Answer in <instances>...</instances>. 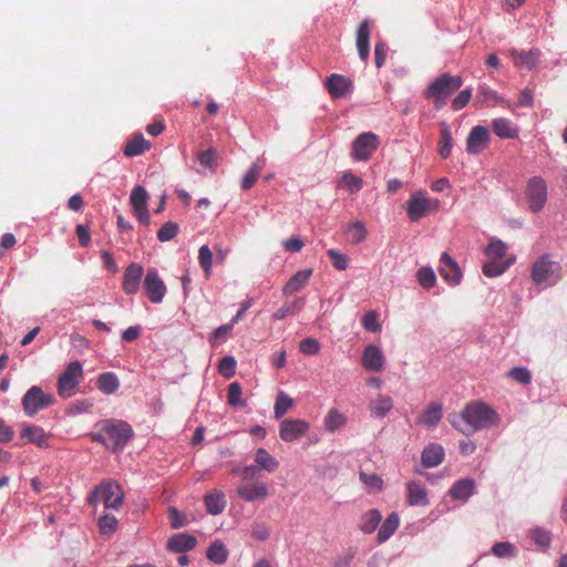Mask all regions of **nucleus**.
Listing matches in <instances>:
<instances>
[{
	"label": "nucleus",
	"instance_id": "a18cd8bd",
	"mask_svg": "<svg viewBox=\"0 0 567 567\" xmlns=\"http://www.w3.org/2000/svg\"><path fill=\"white\" fill-rule=\"evenodd\" d=\"M243 390L238 382H233L228 385L227 403L234 408H243L246 402L241 399Z\"/></svg>",
	"mask_w": 567,
	"mask_h": 567
},
{
	"label": "nucleus",
	"instance_id": "5fc2aeb1",
	"mask_svg": "<svg viewBox=\"0 0 567 567\" xmlns=\"http://www.w3.org/2000/svg\"><path fill=\"white\" fill-rule=\"evenodd\" d=\"M507 375L520 384H529L532 382V373L524 367H515L511 369Z\"/></svg>",
	"mask_w": 567,
	"mask_h": 567
},
{
	"label": "nucleus",
	"instance_id": "dca6fc26",
	"mask_svg": "<svg viewBox=\"0 0 567 567\" xmlns=\"http://www.w3.org/2000/svg\"><path fill=\"white\" fill-rule=\"evenodd\" d=\"M362 367L369 372H381L385 365V357L375 344H368L361 358Z\"/></svg>",
	"mask_w": 567,
	"mask_h": 567
},
{
	"label": "nucleus",
	"instance_id": "e433bc0d",
	"mask_svg": "<svg viewBox=\"0 0 567 567\" xmlns=\"http://www.w3.org/2000/svg\"><path fill=\"white\" fill-rule=\"evenodd\" d=\"M255 463L259 468L269 473L275 472L279 467V462L262 447L257 450Z\"/></svg>",
	"mask_w": 567,
	"mask_h": 567
},
{
	"label": "nucleus",
	"instance_id": "de8ad7c7",
	"mask_svg": "<svg viewBox=\"0 0 567 567\" xmlns=\"http://www.w3.org/2000/svg\"><path fill=\"white\" fill-rule=\"evenodd\" d=\"M439 144H440L439 153H440L441 157L447 158L452 151L453 138H452V133L446 125H443V127L441 128V136H440Z\"/></svg>",
	"mask_w": 567,
	"mask_h": 567
},
{
	"label": "nucleus",
	"instance_id": "052dcab7",
	"mask_svg": "<svg viewBox=\"0 0 567 567\" xmlns=\"http://www.w3.org/2000/svg\"><path fill=\"white\" fill-rule=\"evenodd\" d=\"M258 471H259V467L256 464V465H247L244 467L233 468L231 473L234 475L240 476L243 482H248V481L254 480V477L256 476Z\"/></svg>",
	"mask_w": 567,
	"mask_h": 567
},
{
	"label": "nucleus",
	"instance_id": "79ce46f5",
	"mask_svg": "<svg viewBox=\"0 0 567 567\" xmlns=\"http://www.w3.org/2000/svg\"><path fill=\"white\" fill-rule=\"evenodd\" d=\"M346 422L347 417L334 409L330 410L324 417V426L329 432H334L336 430L342 427Z\"/></svg>",
	"mask_w": 567,
	"mask_h": 567
},
{
	"label": "nucleus",
	"instance_id": "2eb2a0df",
	"mask_svg": "<svg viewBox=\"0 0 567 567\" xmlns=\"http://www.w3.org/2000/svg\"><path fill=\"white\" fill-rule=\"evenodd\" d=\"M148 194L142 186H135L131 193L130 202L135 217L144 225L150 224V214L147 209Z\"/></svg>",
	"mask_w": 567,
	"mask_h": 567
},
{
	"label": "nucleus",
	"instance_id": "a878e982",
	"mask_svg": "<svg viewBox=\"0 0 567 567\" xmlns=\"http://www.w3.org/2000/svg\"><path fill=\"white\" fill-rule=\"evenodd\" d=\"M204 503L206 506V511L210 515H219L225 511L227 499L226 495L221 491L214 489L205 495Z\"/></svg>",
	"mask_w": 567,
	"mask_h": 567
},
{
	"label": "nucleus",
	"instance_id": "bf43d9fd",
	"mask_svg": "<svg viewBox=\"0 0 567 567\" xmlns=\"http://www.w3.org/2000/svg\"><path fill=\"white\" fill-rule=\"evenodd\" d=\"M492 553L497 557H514L516 554L515 547L507 542L496 543L492 547Z\"/></svg>",
	"mask_w": 567,
	"mask_h": 567
},
{
	"label": "nucleus",
	"instance_id": "c9c22d12",
	"mask_svg": "<svg viewBox=\"0 0 567 567\" xmlns=\"http://www.w3.org/2000/svg\"><path fill=\"white\" fill-rule=\"evenodd\" d=\"M400 524V518L396 513H391L384 523L381 525L379 533H378V540L379 543H384L388 540L394 532L398 529Z\"/></svg>",
	"mask_w": 567,
	"mask_h": 567
},
{
	"label": "nucleus",
	"instance_id": "4468645a",
	"mask_svg": "<svg viewBox=\"0 0 567 567\" xmlns=\"http://www.w3.org/2000/svg\"><path fill=\"white\" fill-rule=\"evenodd\" d=\"M439 274L450 286H457L463 278L458 264L446 251L441 255Z\"/></svg>",
	"mask_w": 567,
	"mask_h": 567
},
{
	"label": "nucleus",
	"instance_id": "6e6d98bb",
	"mask_svg": "<svg viewBox=\"0 0 567 567\" xmlns=\"http://www.w3.org/2000/svg\"><path fill=\"white\" fill-rule=\"evenodd\" d=\"M198 260L206 275H209L213 266V252L208 246L204 245L199 248Z\"/></svg>",
	"mask_w": 567,
	"mask_h": 567
},
{
	"label": "nucleus",
	"instance_id": "3c124183",
	"mask_svg": "<svg viewBox=\"0 0 567 567\" xmlns=\"http://www.w3.org/2000/svg\"><path fill=\"white\" fill-rule=\"evenodd\" d=\"M219 373L226 378L230 379L236 373V360L231 355L224 357L218 363Z\"/></svg>",
	"mask_w": 567,
	"mask_h": 567
},
{
	"label": "nucleus",
	"instance_id": "69168bd1",
	"mask_svg": "<svg viewBox=\"0 0 567 567\" xmlns=\"http://www.w3.org/2000/svg\"><path fill=\"white\" fill-rule=\"evenodd\" d=\"M168 518L171 522V526L174 529H178L186 525V517L185 515L176 509L175 507L168 508Z\"/></svg>",
	"mask_w": 567,
	"mask_h": 567
},
{
	"label": "nucleus",
	"instance_id": "a211bd4d",
	"mask_svg": "<svg viewBox=\"0 0 567 567\" xmlns=\"http://www.w3.org/2000/svg\"><path fill=\"white\" fill-rule=\"evenodd\" d=\"M324 87L333 99H341L348 95L352 90L351 80L341 74L333 73L327 78Z\"/></svg>",
	"mask_w": 567,
	"mask_h": 567
},
{
	"label": "nucleus",
	"instance_id": "ddd939ff",
	"mask_svg": "<svg viewBox=\"0 0 567 567\" xmlns=\"http://www.w3.org/2000/svg\"><path fill=\"white\" fill-rule=\"evenodd\" d=\"M310 425L301 419H286L280 423L279 437L284 442H293L301 439L309 430Z\"/></svg>",
	"mask_w": 567,
	"mask_h": 567
},
{
	"label": "nucleus",
	"instance_id": "4c0bfd02",
	"mask_svg": "<svg viewBox=\"0 0 567 567\" xmlns=\"http://www.w3.org/2000/svg\"><path fill=\"white\" fill-rule=\"evenodd\" d=\"M206 557L215 564H224L228 558V550L223 542L215 540L208 547Z\"/></svg>",
	"mask_w": 567,
	"mask_h": 567
},
{
	"label": "nucleus",
	"instance_id": "20e7f679",
	"mask_svg": "<svg viewBox=\"0 0 567 567\" xmlns=\"http://www.w3.org/2000/svg\"><path fill=\"white\" fill-rule=\"evenodd\" d=\"M561 278V265L548 254L537 258L530 268V279L537 286L550 287Z\"/></svg>",
	"mask_w": 567,
	"mask_h": 567
},
{
	"label": "nucleus",
	"instance_id": "49530a36",
	"mask_svg": "<svg viewBox=\"0 0 567 567\" xmlns=\"http://www.w3.org/2000/svg\"><path fill=\"white\" fill-rule=\"evenodd\" d=\"M293 405V400L284 392L277 395L274 413L276 419H281L290 408Z\"/></svg>",
	"mask_w": 567,
	"mask_h": 567
},
{
	"label": "nucleus",
	"instance_id": "774afa93",
	"mask_svg": "<svg viewBox=\"0 0 567 567\" xmlns=\"http://www.w3.org/2000/svg\"><path fill=\"white\" fill-rule=\"evenodd\" d=\"M386 58V44L382 41L374 47V61L378 69L382 68Z\"/></svg>",
	"mask_w": 567,
	"mask_h": 567
},
{
	"label": "nucleus",
	"instance_id": "864d4df0",
	"mask_svg": "<svg viewBox=\"0 0 567 567\" xmlns=\"http://www.w3.org/2000/svg\"><path fill=\"white\" fill-rule=\"evenodd\" d=\"M179 227L174 221L165 223L157 231V238L159 241L172 240L178 234Z\"/></svg>",
	"mask_w": 567,
	"mask_h": 567
},
{
	"label": "nucleus",
	"instance_id": "7c9ffc66",
	"mask_svg": "<svg viewBox=\"0 0 567 567\" xmlns=\"http://www.w3.org/2000/svg\"><path fill=\"white\" fill-rule=\"evenodd\" d=\"M393 401L388 395H378L370 403L371 415L375 419H383L392 410Z\"/></svg>",
	"mask_w": 567,
	"mask_h": 567
},
{
	"label": "nucleus",
	"instance_id": "72a5a7b5",
	"mask_svg": "<svg viewBox=\"0 0 567 567\" xmlns=\"http://www.w3.org/2000/svg\"><path fill=\"white\" fill-rule=\"evenodd\" d=\"M442 419V404L432 402L420 417V423L427 427H434Z\"/></svg>",
	"mask_w": 567,
	"mask_h": 567
},
{
	"label": "nucleus",
	"instance_id": "8fccbe9b",
	"mask_svg": "<svg viewBox=\"0 0 567 567\" xmlns=\"http://www.w3.org/2000/svg\"><path fill=\"white\" fill-rule=\"evenodd\" d=\"M118 522L113 515H103L99 519V528L102 535H112L117 528Z\"/></svg>",
	"mask_w": 567,
	"mask_h": 567
},
{
	"label": "nucleus",
	"instance_id": "f03ea898",
	"mask_svg": "<svg viewBox=\"0 0 567 567\" xmlns=\"http://www.w3.org/2000/svg\"><path fill=\"white\" fill-rule=\"evenodd\" d=\"M462 84L463 81L460 75L443 73L427 86L424 97L433 101L435 109L440 110Z\"/></svg>",
	"mask_w": 567,
	"mask_h": 567
},
{
	"label": "nucleus",
	"instance_id": "603ef678",
	"mask_svg": "<svg viewBox=\"0 0 567 567\" xmlns=\"http://www.w3.org/2000/svg\"><path fill=\"white\" fill-rule=\"evenodd\" d=\"M261 169L262 167L259 164L252 163L251 166L249 167V171L245 174L241 181V188L250 189L258 179Z\"/></svg>",
	"mask_w": 567,
	"mask_h": 567
},
{
	"label": "nucleus",
	"instance_id": "f704fd0d",
	"mask_svg": "<svg viewBox=\"0 0 567 567\" xmlns=\"http://www.w3.org/2000/svg\"><path fill=\"white\" fill-rule=\"evenodd\" d=\"M97 389L103 392L104 394H113L115 393L120 388V381L115 373L113 372H105L99 375L96 380Z\"/></svg>",
	"mask_w": 567,
	"mask_h": 567
},
{
	"label": "nucleus",
	"instance_id": "1a4fd4ad",
	"mask_svg": "<svg viewBox=\"0 0 567 567\" xmlns=\"http://www.w3.org/2000/svg\"><path fill=\"white\" fill-rule=\"evenodd\" d=\"M526 196L532 212L542 210L547 202L546 182L539 176L529 178L526 186Z\"/></svg>",
	"mask_w": 567,
	"mask_h": 567
},
{
	"label": "nucleus",
	"instance_id": "a19ab883",
	"mask_svg": "<svg viewBox=\"0 0 567 567\" xmlns=\"http://www.w3.org/2000/svg\"><path fill=\"white\" fill-rule=\"evenodd\" d=\"M347 237L348 240L353 244L358 245L365 240L367 238V228L361 221H354L350 224L347 228Z\"/></svg>",
	"mask_w": 567,
	"mask_h": 567
},
{
	"label": "nucleus",
	"instance_id": "4be33fe9",
	"mask_svg": "<svg viewBox=\"0 0 567 567\" xmlns=\"http://www.w3.org/2000/svg\"><path fill=\"white\" fill-rule=\"evenodd\" d=\"M50 436L42 427L35 425H25L21 431V439L41 449L49 447Z\"/></svg>",
	"mask_w": 567,
	"mask_h": 567
},
{
	"label": "nucleus",
	"instance_id": "473e14b6",
	"mask_svg": "<svg viewBox=\"0 0 567 567\" xmlns=\"http://www.w3.org/2000/svg\"><path fill=\"white\" fill-rule=\"evenodd\" d=\"M474 481L471 478H463L453 484L450 494L454 499L466 501L473 494Z\"/></svg>",
	"mask_w": 567,
	"mask_h": 567
},
{
	"label": "nucleus",
	"instance_id": "cd10ccee",
	"mask_svg": "<svg viewBox=\"0 0 567 567\" xmlns=\"http://www.w3.org/2000/svg\"><path fill=\"white\" fill-rule=\"evenodd\" d=\"M151 148V142L145 140L143 134L137 133L128 140L123 148V153L127 157H134L143 154Z\"/></svg>",
	"mask_w": 567,
	"mask_h": 567
},
{
	"label": "nucleus",
	"instance_id": "f3484780",
	"mask_svg": "<svg viewBox=\"0 0 567 567\" xmlns=\"http://www.w3.org/2000/svg\"><path fill=\"white\" fill-rule=\"evenodd\" d=\"M489 143V132L485 126H474L466 140V152L472 155L482 153Z\"/></svg>",
	"mask_w": 567,
	"mask_h": 567
},
{
	"label": "nucleus",
	"instance_id": "c756f323",
	"mask_svg": "<svg viewBox=\"0 0 567 567\" xmlns=\"http://www.w3.org/2000/svg\"><path fill=\"white\" fill-rule=\"evenodd\" d=\"M503 102V99L497 94L496 91L491 90L485 84L478 86V91L475 97L474 106H495L497 103Z\"/></svg>",
	"mask_w": 567,
	"mask_h": 567
},
{
	"label": "nucleus",
	"instance_id": "6e6552de",
	"mask_svg": "<svg viewBox=\"0 0 567 567\" xmlns=\"http://www.w3.org/2000/svg\"><path fill=\"white\" fill-rule=\"evenodd\" d=\"M53 403V396L45 394L40 386H31L22 398L23 410L27 415L33 416L40 410L50 406Z\"/></svg>",
	"mask_w": 567,
	"mask_h": 567
},
{
	"label": "nucleus",
	"instance_id": "bb28decb",
	"mask_svg": "<svg viewBox=\"0 0 567 567\" xmlns=\"http://www.w3.org/2000/svg\"><path fill=\"white\" fill-rule=\"evenodd\" d=\"M312 275V269H305L296 272L282 288L285 296H291L300 291L309 281Z\"/></svg>",
	"mask_w": 567,
	"mask_h": 567
},
{
	"label": "nucleus",
	"instance_id": "f8f14e48",
	"mask_svg": "<svg viewBox=\"0 0 567 567\" xmlns=\"http://www.w3.org/2000/svg\"><path fill=\"white\" fill-rule=\"evenodd\" d=\"M144 291L153 303H161L166 295V285L156 269H148L143 284Z\"/></svg>",
	"mask_w": 567,
	"mask_h": 567
},
{
	"label": "nucleus",
	"instance_id": "0e129e2a",
	"mask_svg": "<svg viewBox=\"0 0 567 567\" xmlns=\"http://www.w3.org/2000/svg\"><path fill=\"white\" fill-rule=\"evenodd\" d=\"M327 255L332 260L336 269L346 270L348 268V258L346 255L338 252L336 249H329Z\"/></svg>",
	"mask_w": 567,
	"mask_h": 567
},
{
	"label": "nucleus",
	"instance_id": "6ab92c4d",
	"mask_svg": "<svg viewBox=\"0 0 567 567\" xmlns=\"http://www.w3.org/2000/svg\"><path fill=\"white\" fill-rule=\"evenodd\" d=\"M143 272L144 269L140 264L132 262L126 267L122 284L126 295H134L138 291Z\"/></svg>",
	"mask_w": 567,
	"mask_h": 567
},
{
	"label": "nucleus",
	"instance_id": "58836bf2",
	"mask_svg": "<svg viewBox=\"0 0 567 567\" xmlns=\"http://www.w3.org/2000/svg\"><path fill=\"white\" fill-rule=\"evenodd\" d=\"M363 186V181L352 172H346L338 181V187L347 189L350 194H357Z\"/></svg>",
	"mask_w": 567,
	"mask_h": 567
},
{
	"label": "nucleus",
	"instance_id": "5701e85b",
	"mask_svg": "<svg viewBox=\"0 0 567 567\" xmlns=\"http://www.w3.org/2000/svg\"><path fill=\"white\" fill-rule=\"evenodd\" d=\"M370 22L368 20L362 21L357 30L355 39L358 53L362 61H367L370 54Z\"/></svg>",
	"mask_w": 567,
	"mask_h": 567
},
{
	"label": "nucleus",
	"instance_id": "39448f33",
	"mask_svg": "<svg viewBox=\"0 0 567 567\" xmlns=\"http://www.w3.org/2000/svg\"><path fill=\"white\" fill-rule=\"evenodd\" d=\"M99 426L106 434L107 449L113 452L123 450L134 435L132 426L122 420H103Z\"/></svg>",
	"mask_w": 567,
	"mask_h": 567
},
{
	"label": "nucleus",
	"instance_id": "393cba45",
	"mask_svg": "<svg viewBox=\"0 0 567 567\" xmlns=\"http://www.w3.org/2000/svg\"><path fill=\"white\" fill-rule=\"evenodd\" d=\"M444 455V449L440 444L431 443L422 452V465L427 468L439 466L443 462Z\"/></svg>",
	"mask_w": 567,
	"mask_h": 567
},
{
	"label": "nucleus",
	"instance_id": "ea45409f",
	"mask_svg": "<svg viewBox=\"0 0 567 567\" xmlns=\"http://www.w3.org/2000/svg\"><path fill=\"white\" fill-rule=\"evenodd\" d=\"M382 519L381 513L378 509H370L361 519L360 528L365 534L373 533Z\"/></svg>",
	"mask_w": 567,
	"mask_h": 567
},
{
	"label": "nucleus",
	"instance_id": "338daca9",
	"mask_svg": "<svg viewBox=\"0 0 567 567\" xmlns=\"http://www.w3.org/2000/svg\"><path fill=\"white\" fill-rule=\"evenodd\" d=\"M532 538L533 540L542 546L547 547L550 544L551 537L549 532L543 529V528H535L532 530Z\"/></svg>",
	"mask_w": 567,
	"mask_h": 567
},
{
	"label": "nucleus",
	"instance_id": "37998d69",
	"mask_svg": "<svg viewBox=\"0 0 567 567\" xmlns=\"http://www.w3.org/2000/svg\"><path fill=\"white\" fill-rule=\"evenodd\" d=\"M416 280L424 289H431L436 285V275L431 267H421L416 271Z\"/></svg>",
	"mask_w": 567,
	"mask_h": 567
},
{
	"label": "nucleus",
	"instance_id": "0eeeda50",
	"mask_svg": "<svg viewBox=\"0 0 567 567\" xmlns=\"http://www.w3.org/2000/svg\"><path fill=\"white\" fill-rule=\"evenodd\" d=\"M83 379L82 364L79 361L70 362L58 380V393L63 399H69L76 393V388Z\"/></svg>",
	"mask_w": 567,
	"mask_h": 567
},
{
	"label": "nucleus",
	"instance_id": "412c9836",
	"mask_svg": "<svg viewBox=\"0 0 567 567\" xmlns=\"http://www.w3.org/2000/svg\"><path fill=\"white\" fill-rule=\"evenodd\" d=\"M509 55L515 66L532 70L537 65L540 52L537 49H532L529 51L512 49L509 50Z\"/></svg>",
	"mask_w": 567,
	"mask_h": 567
},
{
	"label": "nucleus",
	"instance_id": "423d86ee",
	"mask_svg": "<svg viewBox=\"0 0 567 567\" xmlns=\"http://www.w3.org/2000/svg\"><path fill=\"white\" fill-rule=\"evenodd\" d=\"M439 208L440 200L430 197L425 190L412 193L410 199L406 202V214L411 221H419L426 215L437 212Z\"/></svg>",
	"mask_w": 567,
	"mask_h": 567
},
{
	"label": "nucleus",
	"instance_id": "7ed1b4c3",
	"mask_svg": "<svg viewBox=\"0 0 567 567\" xmlns=\"http://www.w3.org/2000/svg\"><path fill=\"white\" fill-rule=\"evenodd\" d=\"M124 498L122 486L113 480H105L91 492L87 504L95 506L99 502H102L105 508L118 511L124 503Z\"/></svg>",
	"mask_w": 567,
	"mask_h": 567
},
{
	"label": "nucleus",
	"instance_id": "b1692460",
	"mask_svg": "<svg viewBox=\"0 0 567 567\" xmlns=\"http://www.w3.org/2000/svg\"><path fill=\"white\" fill-rule=\"evenodd\" d=\"M197 544L196 537L189 534L179 533L173 535L167 542V550L172 553H186Z\"/></svg>",
	"mask_w": 567,
	"mask_h": 567
},
{
	"label": "nucleus",
	"instance_id": "aec40b11",
	"mask_svg": "<svg viewBox=\"0 0 567 567\" xmlns=\"http://www.w3.org/2000/svg\"><path fill=\"white\" fill-rule=\"evenodd\" d=\"M406 502L410 506H427V491L420 481L406 483Z\"/></svg>",
	"mask_w": 567,
	"mask_h": 567
},
{
	"label": "nucleus",
	"instance_id": "13d9d810",
	"mask_svg": "<svg viewBox=\"0 0 567 567\" xmlns=\"http://www.w3.org/2000/svg\"><path fill=\"white\" fill-rule=\"evenodd\" d=\"M362 326L365 330L371 332H378L381 330V324L378 320V313L375 311H369L362 317Z\"/></svg>",
	"mask_w": 567,
	"mask_h": 567
},
{
	"label": "nucleus",
	"instance_id": "f257e3e1",
	"mask_svg": "<svg viewBox=\"0 0 567 567\" xmlns=\"http://www.w3.org/2000/svg\"><path fill=\"white\" fill-rule=\"evenodd\" d=\"M498 421V414L489 405L472 402L466 404L460 415L451 419V424L463 434H471L496 425Z\"/></svg>",
	"mask_w": 567,
	"mask_h": 567
},
{
	"label": "nucleus",
	"instance_id": "09e8293b",
	"mask_svg": "<svg viewBox=\"0 0 567 567\" xmlns=\"http://www.w3.org/2000/svg\"><path fill=\"white\" fill-rule=\"evenodd\" d=\"M507 246L499 239H493L485 249L488 257L494 259H502L506 254Z\"/></svg>",
	"mask_w": 567,
	"mask_h": 567
},
{
	"label": "nucleus",
	"instance_id": "c03bdc74",
	"mask_svg": "<svg viewBox=\"0 0 567 567\" xmlns=\"http://www.w3.org/2000/svg\"><path fill=\"white\" fill-rule=\"evenodd\" d=\"M303 307V299L299 298L295 301L284 305L281 308H279L274 315L275 320H282L287 316H295L297 315L301 308Z\"/></svg>",
	"mask_w": 567,
	"mask_h": 567
},
{
	"label": "nucleus",
	"instance_id": "2f4dec72",
	"mask_svg": "<svg viewBox=\"0 0 567 567\" xmlns=\"http://www.w3.org/2000/svg\"><path fill=\"white\" fill-rule=\"evenodd\" d=\"M515 256L509 257L507 260H489L483 266V274L486 277L493 278L504 274L514 262Z\"/></svg>",
	"mask_w": 567,
	"mask_h": 567
},
{
	"label": "nucleus",
	"instance_id": "680f3d73",
	"mask_svg": "<svg viewBox=\"0 0 567 567\" xmlns=\"http://www.w3.org/2000/svg\"><path fill=\"white\" fill-rule=\"evenodd\" d=\"M471 97H472L471 89L462 90L452 101V109L454 111H460V110L464 109L468 104Z\"/></svg>",
	"mask_w": 567,
	"mask_h": 567
},
{
	"label": "nucleus",
	"instance_id": "c85d7f7f",
	"mask_svg": "<svg viewBox=\"0 0 567 567\" xmlns=\"http://www.w3.org/2000/svg\"><path fill=\"white\" fill-rule=\"evenodd\" d=\"M492 127L494 133L501 138L513 140L519 134L518 127L514 125L511 120L505 117L495 118L492 123Z\"/></svg>",
	"mask_w": 567,
	"mask_h": 567
},
{
	"label": "nucleus",
	"instance_id": "9d476101",
	"mask_svg": "<svg viewBox=\"0 0 567 567\" xmlns=\"http://www.w3.org/2000/svg\"><path fill=\"white\" fill-rule=\"evenodd\" d=\"M379 146V138L374 133L360 134L352 143V157L357 161H368Z\"/></svg>",
	"mask_w": 567,
	"mask_h": 567
},
{
	"label": "nucleus",
	"instance_id": "4d7b16f0",
	"mask_svg": "<svg viewBox=\"0 0 567 567\" xmlns=\"http://www.w3.org/2000/svg\"><path fill=\"white\" fill-rule=\"evenodd\" d=\"M320 342L315 338L301 340L299 349L306 355H315L320 351Z\"/></svg>",
	"mask_w": 567,
	"mask_h": 567
},
{
	"label": "nucleus",
	"instance_id": "e2e57ef3",
	"mask_svg": "<svg viewBox=\"0 0 567 567\" xmlns=\"http://www.w3.org/2000/svg\"><path fill=\"white\" fill-rule=\"evenodd\" d=\"M360 480L364 485H367L375 491L382 489L383 481L377 474H368V473L361 472Z\"/></svg>",
	"mask_w": 567,
	"mask_h": 567
},
{
	"label": "nucleus",
	"instance_id": "9b49d317",
	"mask_svg": "<svg viewBox=\"0 0 567 567\" xmlns=\"http://www.w3.org/2000/svg\"><path fill=\"white\" fill-rule=\"evenodd\" d=\"M236 493L245 502H264L269 495V488L266 483L259 481L241 482Z\"/></svg>",
	"mask_w": 567,
	"mask_h": 567
}]
</instances>
